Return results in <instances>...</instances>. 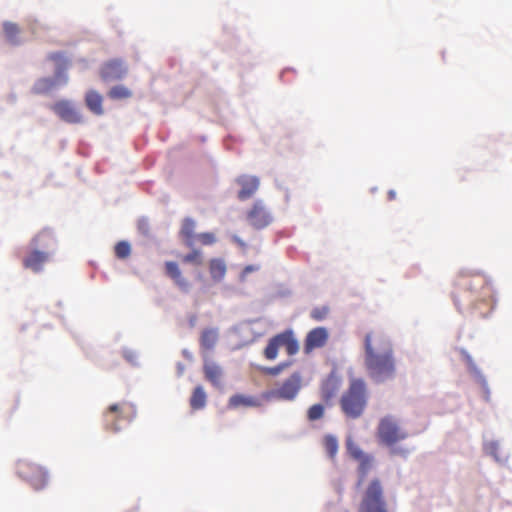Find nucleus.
<instances>
[{"mask_svg":"<svg viewBox=\"0 0 512 512\" xmlns=\"http://www.w3.org/2000/svg\"><path fill=\"white\" fill-rule=\"evenodd\" d=\"M197 239L203 245H211L216 241L215 235L210 232L200 233L197 235Z\"/></svg>","mask_w":512,"mask_h":512,"instance_id":"37","label":"nucleus"},{"mask_svg":"<svg viewBox=\"0 0 512 512\" xmlns=\"http://www.w3.org/2000/svg\"><path fill=\"white\" fill-rule=\"evenodd\" d=\"M324 415V406L321 404L312 405L307 412V417L310 421L321 419Z\"/></svg>","mask_w":512,"mask_h":512,"instance_id":"35","label":"nucleus"},{"mask_svg":"<svg viewBox=\"0 0 512 512\" xmlns=\"http://www.w3.org/2000/svg\"><path fill=\"white\" fill-rule=\"evenodd\" d=\"M219 338L218 330L216 328L204 329L200 336V346L204 351H211L214 349Z\"/></svg>","mask_w":512,"mask_h":512,"instance_id":"20","label":"nucleus"},{"mask_svg":"<svg viewBox=\"0 0 512 512\" xmlns=\"http://www.w3.org/2000/svg\"><path fill=\"white\" fill-rule=\"evenodd\" d=\"M203 371L205 378L213 385H219L222 376L221 368L212 361H206L204 363Z\"/></svg>","mask_w":512,"mask_h":512,"instance_id":"23","label":"nucleus"},{"mask_svg":"<svg viewBox=\"0 0 512 512\" xmlns=\"http://www.w3.org/2000/svg\"><path fill=\"white\" fill-rule=\"evenodd\" d=\"M135 407L127 402L112 404L104 413V421L108 430L117 432L120 430L121 420L130 421L135 416Z\"/></svg>","mask_w":512,"mask_h":512,"instance_id":"8","label":"nucleus"},{"mask_svg":"<svg viewBox=\"0 0 512 512\" xmlns=\"http://www.w3.org/2000/svg\"><path fill=\"white\" fill-rule=\"evenodd\" d=\"M49 253L33 249L23 258V266L33 272H40L43 265L48 261Z\"/></svg>","mask_w":512,"mask_h":512,"instance_id":"19","label":"nucleus"},{"mask_svg":"<svg viewBox=\"0 0 512 512\" xmlns=\"http://www.w3.org/2000/svg\"><path fill=\"white\" fill-rule=\"evenodd\" d=\"M115 255L119 259H126L131 254V246L127 241H120L115 245Z\"/></svg>","mask_w":512,"mask_h":512,"instance_id":"32","label":"nucleus"},{"mask_svg":"<svg viewBox=\"0 0 512 512\" xmlns=\"http://www.w3.org/2000/svg\"><path fill=\"white\" fill-rule=\"evenodd\" d=\"M492 298V288L485 275L459 273L455 280L453 299L459 309L476 307L478 302Z\"/></svg>","mask_w":512,"mask_h":512,"instance_id":"2","label":"nucleus"},{"mask_svg":"<svg viewBox=\"0 0 512 512\" xmlns=\"http://www.w3.org/2000/svg\"><path fill=\"white\" fill-rule=\"evenodd\" d=\"M49 60L58 63V67L54 78H41L33 86L35 94H48L59 85H64L68 82V76L65 73L67 68V61L64 55L60 52L51 53L48 56Z\"/></svg>","mask_w":512,"mask_h":512,"instance_id":"6","label":"nucleus"},{"mask_svg":"<svg viewBox=\"0 0 512 512\" xmlns=\"http://www.w3.org/2000/svg\"><path fill=\"white\" fill-rule=\"evenodd\" d=\"M358 512H389L384 488L379 478L372 479L365 487Z\"/></svg>","mask_w":512,"mask_h":512,"instance_id":"5","label":"nucleus"},{"mask_svg":"<svg viewBox=\"0 0 512 512\" xmlns=\"http://www.w3.org/2000/svg\"><path fill=\"white\" fill-rule=\"evenodd\" d=\"M132 96V92L123 85H116L108 92V97L113 100L127 99Z\"/></svg>","mask_w":512,"mask_h":512,"instance_id":"29","label":"nucleus"},{"mask_svg":"<svg viewBox=\"0 0 512 512\" xmlns=\"http://www.w3.org/2000/svg\"><path fill=\"white\" fill-rule=\"evenodd\" d=\"M328 313H329V308L327 306H320V307H315L311 311L310 315H311V318H313L314 320L322 321L327 317Z\"/></svg>","mask_w":512,"mask_h":512,"instance_id":"36","label":"nucleus"},{"mask_svg":"<svg viewBox=\"0 0 512 512\" xmlns=\"http://www.w3.org/2000/svg\"><path fill=\"white\" fill-rule=\"evenodd\" d=\"M325 450L330 458H334L338 451V441L335 436L326 435L323 440Z\"/></svg>","mask_w":512,"mask_h":512,"instance_id":"30","label":"nucleus"},{"mask_svg":"<svg viewBox=\"0 0 512 512\" xmlns=\"http://www.w3.org/2000/svg\"><path fill=\"white\" fill-rule=\"evenodd\" d=\"M127 68L119 59H113L104 63L100 69V76L104 81H115L123 78Z\"/></svg>","mask_w":512,"mask_h":512,"instance_id":"15","label":"nucleus"},{"mask_svg":"<svg viewBox=\"0 0 512 512\" xmlns=\"http://www.w3.org/2000/svg\"><path fill=\"white\" fill-rule=\"evenodd\" d=\"M226 271L227 267L223 259L214 258L209 261V273L213 281H222L225 277Z\"/></svg>","mask_w":512,"mask_h":512,"instance_id":"21","label":"nucleus"},{"mask_svg":"<svg viewBox=\"0 0 512 512\" xmlns=\"http://www.w3.org/2000/svg\"><path fill=\"white\" fill-rule=\"evenodd\" d=\"M55 243V237L50 229L41 230L33 239L32 244L35 247L48 248Z\"/></svg>","mask_w":512,"mask_h":512,"instance_id":"24","label":"nucleus"},{"mask_svg":"<svg viewBox=\"0 0 512 512\" xmlns=\"http://www.w3.org/2000/svg\"><path fill=\"white\" fill-rule=\"evenodd\" d=\"M233 239H234V241H235V242H236L240 247H242V248L246 247V244H245L241 239H239V238H237V237H234Z\"/></svg>","mask_w":512,"mask_h":512,"instance_id":"40","label":"nucleus"},{"mask_svg":"<svg viewBox=\"0 0 512 512\" xmlns=\"http://www.w3.org/2000/svg\"><path fill=\"white\" fill-rule=\"evenodd\" d=\"M348 451L355 460H358L365 455V453L357 445L352 443H348Z\"/></svg>","mask_w":512,"mask_h":512,"instance_id":"38","label":"nucleus"},{"mask_svg":"<svg viewBox=\"0 0 512 512\" xmlns=\"http://www.w3.org/2000/svg\"><path fill=\"white\" fill-rule=\"evenodd\" d=\"M236 182L241 187L238 192V198L241 201L251 198L260 185L259 178L251 175H241L236 179Z\"/></svg>","mask_w":512,"mask_h":512,"instance_id":"16","label":"nucleus"},{"mask_svg":"<svg viewBox=\"0 0 512 512\" xmlns=\"http://www.w3.org/2000/svg\"><path fill=\"white\" fill-rule=\"evenodd\" d=\"M369 397L366 381L360 377L350 378L347 389L339 399V406L344 416L353 420L360 418L367 408Z\"/></svg>","mask_w":512,"mask_h":512,"instance_id":"3","label":"nucleus"},{"mask_svg":"<svg viewBox=\"0 0 512 512\" xmlns=\"http://www.w3.org/2000/svg\"><path fill=\"white\" fill-rule=\"evenodd\" d=\"M166 275L172 279L174 284L183 292H188L191 288V283L182 274L179 265L173 261L165 263Z\"/></svg>","mask_w":512,"mask_h":512,"instance_id":"17","label":"nucleus"},{"mask_svg":"<svg viewBox=\"0 0 512 512\" xmlns=\"http://www.w3.org/2000/svg\"><path fill=\"white\" fill-rule=\"evenodd\" d=\"M247 220L256 229H263L268 226L272 217L262 201H256L247 213Z\"/></svg>","mask_w":512,"mask_h":512,"instance_id":"12","label":"nucleus"},{"mask_svg":"<svg viewBox=\"0 0 512 512\" xmlns=\"http://www.w3.org/2000/svg\"><path fill=\"white\" fill-rule=\"evenodd\" d=\"M207 395L202 386H197L191 395L190 406L193 410H199L205 407Z\"/></svg>","mask_w":512,"mask_h":512,"instance_id":"25","label":"nucleus"},{"mask_svg":"<svg viewBox=\"0 0 512 512\" xmlns=\"http://www.w3.org/2000/svg\"><path fill=\"white\" fill-rule=\"evenodd\" d=\"M182 262L201 265L203 263V257L199 250H193L182 257Z\"/></svg>","mask_w":512,"mask_h":512,"instance_id":"34","label":"nucleus"},{"mask_svg":"<svg viewBox=\"0 0 512 512\" xmlns=\"http://www.w3.org/2000/svg\"><path fill=\"white\" fill-rule=\"evenodd\" d=\"M85 102L87 107L96 115H102L104 110L102 107L103 98L94 90H90L86 93Z\"/></svg>","mask_w":512,"mask_h":512,"instance_id":"22","label":"nucleus"},{"mask_svg":"<svg viewBox=\"0 0 512 512\" xmlns=\"http://www.w3.org/2000/svg\"><path fill=\"white\" fill-rule=\"evenodd\" d=\"M17 472L20 477L28 481L36 490L44 488L48 477L44 469L34 463L21 461L17 465Z\"/></svg>","mask_w":512,"mask_h":512,"instance_id":"9","label":"nucleus"},{"mask_svg":"<svg viewBox=\"0 0 512 512\" xmlns=\"http://www.w3.org/2000/svg\"><path fill=\"white\" fill-rule=\"evenodd\" d=\"M357 461L359 462V479L357 482V486H360L373 466V457L371 455L365 454L362 458L358 459Z\"/></svg>","mask_w":512,"mask_h":512,"instance_id":"26","label":"nucleus"},{"mask_svg":"<svg viewBox=\"0 0 512 512\" xmlns=\"http://www.w3.org/2000/svg\"><path fill=\"white\" fill-rule=\"evenodd\" d=\"M257 405H258V401L256 398L241 395V394L233 395L229 399V406L233 407V408H237L239 406L252 407V406H257Z\"/></svg>","mask_w":512,"mask_h":512,"instance_id":"28","label":"nucleus"},{"mask_svg":"<svg viewBox=\"0 0 512 512\" xmlns=\"http://www.w3.org/2000/svg\"><path fill=\"white\" fill-rule=\"evenodd\" d=\"M195 222L190 218H186L183 221L181 234L187 240L188 245H192L191 239L194 236Z\"/></svg>","mask_w":512,"mask_h":512,"instance_id":"31","label":"nucleus"},{"mask_svg":"<svg viewBox=\"0 0 512 512\" xmlns=\"http://www.w3.org/2000/svg\"><path fill=\"white\" fill-rule=\"evenodd\" d=\"M166 275L172 279L174 284L183 292H188L191 288V283L182 274L179 265L173 261L165 263Z\"/></svg>","mask_w":512,"mask_h":512,"instance_id":"18","label":"nucleus"},{"mask_svg":"<svg viewBox=\"0 0 512 512\" xmlns=\"http://www.w3.org/2000/svg\"><path fill=\"white\" fill-rule=\"evenodd\" d=\"M259 269V266L257 265H248L243 269L242 272V278H244L247 274L257 271Z\"/></svg>","mask_w":512,"mask_h":512,"instance_id":"39","label":"nucleus"},{"mask_svg":"<svg viewBox=\"0 0 512 512\" xmlns=\"http://www.w3.org/2000/svg\"><path fill=\"white\" fill-rule=\"evenodd\" d=\"M407 432L404 431L392 416L383 417L378 424L377 437L381 444L390 448L392 455L406 456L409 450L395 445L406 439Z\"/></svg>","mask_w":512,"mask_h":512,"instance_id":"4","label":"nucleus"},{"mask_svg":"<svg viewBox=\"0 0 512 512\" xmlns=\"http://www.w3.org/2000/svg\"><path fill=\"white\" fill-rule=\"evenodd\" d=\"M364 365L367 375L377 383L392 379L396 374V360L390 339L380 330H373L364 339Z\"/></svg>","mask_w":512,"mask_h":512,"instance_id":"1","label":"nucleus"},{"mask_svg":"<svg viewBox=\"0 0 512 512\" xmlns=\"http://www.w3.org/2000/svg\"><path fill=\"white\" fill-rule=\"evenodd\" d=\"M53 112L63 121L71 124H77L82 121L79 111L70 101L60 100L51 106Z\"/></svg>","mask_w":512,"mask_h":512,"instance_id":"13","label":"nucleus"},{"mask_svg":"<svg viewBox=\"0 0 512 512\" xmlns=\"http://www.w3.org/2000/svg\"><path fill=\"white\" fill-rule=\"evenodd\" d=\"M342 384L341 377L332 371L327 377L321 382L320 395L322 400L326 404H331L337 396Z\"/></svg>","mask_w":512,"mask_h":512,"instance_id":"11","label":"nucleus"},{"mask_svg":"<svg viewBox=\"0 0 512 512\" xmlns=\"http://www.w3.org/2000/svg\"><path fill=\"white\" fill-rule=\"evenodd\" d=\"M291 365V362L287 361V362H281L279 363L278 365L274 366V367H263L261 369V371L266 374V375H271V376H277L279 375L283 370H285L286 368H288L289 366Z\"/></svg>","mask_w":512,"mask_h":512,"instance_id":"33","label":"nucleus"},{"mask_svg":"<svg viewBox=\"0 0 512 512\" xmlns=\"http://www.w3.org/2000/svg\"><path fill=\"white\" fill-rule=\"evenodd\" d=\"M281 347H284L290 356L295 355L299 351V343L292 330H285L270 338L263 351L264 357L269 361L275 360Z\"/></svg>","mask_w":512,"mask_h":512,"instance_id":"7","label":"nucleus"},{"mask_svg":"<svg viewBox=\"0 0 512 512\" xmlns=\"http://www.w3.org/2000/svg\"><path fill=\"white\" fill-rule=\"evenodd\" d=\"M3 31H4L5 38L8 42H10L13 45H17L20 43V40H19L20 29L17 24L12 23V22H4Z\"/></svg>","mask_w":512,"mask_h":512,"instance_id":"27","label":"nucleus"},{"mask_svg":"<svg viewBox=\"0 0 512 512\" xmlns=\"http://www.w3.org/2000/svg\"><path fill=\"white\" fill-rule=\"evenodd\" d=\"M388 198H389V200H394V199L396 198V193H395V191L390 190V191L388 192Z\"/></svg>","mask_w":512,"mask_h":512,"instance_id":"41","label":"nucleus"},{"mask_svg":"<svg viewBox=\"0 0 512 512\" xmlns=\"http://www.w3.org/2000/svg\"><path fill=\"white\" fill-rule=\"evenodd\" d=\"M329 338L328 330L325 327H316L310 330L304 340V352L310 354L315 349L326 345Z\"/></svg>","mask_w":512,"mask_h":512,"instance_id":"14","label":"nucleus"},{"mask_svg":"<svg viewBox=\"0 0 512 512\" xmlns=\"http://www.w3.org/2000/svg\"><path fill=\"white\" fill-rule=\"evenodd\" d=\"M302 387V377L299 372L290 375L278 388L271 391L274 398L291 401L295 399Z\"/></svg>","mask_w":512,"mask_h":512,"instance_id":"10","label":"nucleus"}]
</instances>
